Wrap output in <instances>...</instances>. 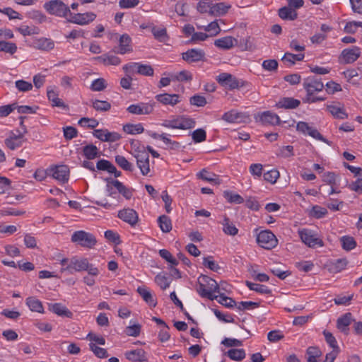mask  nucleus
I'll return each mask as SVG.
<instances>
[{
    "label": "nucleus",
    "mask_w": 362,
    "mask_h": 362,
    "mask_svg": "<svg viewBox=\"0 0 362 362\" xmlns=\"http://www.w3.org/2000/svg\"><path fill=\"white\" fill-rule=\"evenodd\" d=\"M89 346L90 349L94 353V354L97 357L100 358H105L108 356L106 349L96 346L95 344L91 342L89 344Z\"/></svg>",
    "instance_id": "61"
},
{
    "label": "nucleus",
    "mask_w": 362,
    "mask_h": 362,
    "mask_svg": "<svg viewBox=\"0 0 362 362\" xmlns=\"http://www.w3.org/2000/svg\"><path fill=\"white\" fill-rule=\"evenodd\" d=\"M160 256L170 264V266H177L178 261L172 255V254L165 249H161L159 250Z\"/></svg>",
    "instance_id": "56"
},
{
    "label": "nucleus",
    "mask_w": 362,
    "mask_h": 362,
    "mask_svg": "<svg viewBox=\"0 0 362 362\" xmlns=\"http://www.w3.org/2000/svg\"><path fill=\"white\" fill-rule=\"evenodd\" d=\"M132 155L136 160V165L139 168L141 173L144 176L149 175L151 172L150 164H149V155L146 152L144 146H142V149H135L132 153Z\"/></svg>",
    "instance_id": "7"
},
{
    "label": "nucleus",
    "mask_w": 362,
    "mask_h": 362,
    "mask_svg": "<svg viewBox=\"0 0 362 362\" xmlns=\"http://www.w3.org/2000/svg\"><path fill=\"white\" fill-rule=\"evenodd\" d=\"M261 121L265 124L276 125L280 122L279 117L273 112L267 111L263 112L261 116Z\"/></svg>",
    "instance_id": "38"
},
{
    "label": "nucleus",
    "mask_w": 362,
    "mask_h": 362,
    "mask_svg": "<svg viewBox=\"0 0 362 362\" xmlns=\"http://www.w3.org/2000/svg\"><path fill=\"white\" fill-rule=\"evenodd\" d=\"M204 29L205 31L211 33L209 36H216L218 35L221 30L216 20L204 27Z\"/></svg>",
    "instance_id": "60"
},
{
    "label": "nucleus",
    "mask_w": 362,
    "mask_h": 362,
    "mask_svg": "<svg viewBox=\"0 0 362 362\" xmlns=\"http://www.w3.org/2000/svg\"><path fill=\"white\" fill-rule=\"evenodd\" d=\"M172 80L180 82L191 81L192 80V75L189 71L183 70L172 75Z\"/></svg>",
    "instance_id": "52"
},
{
    "label": "nucleus",
    "mask_w": 362,
    "mask_h": 362,
    "mask_svg": "<svg viewBox=\"0 0 362 362\" xmlns=\"http://www.w3.org/2000/svg\"><path fill=\"white\" fill-rule=\"evenodd\" d=\"M54 42L47 38H40L36 42V47L42 50H51L54 48Z\"/></svg>",
    "instance_id": "51"
},
{
    "label": "nucleus",
    "mask_w": 362,
    "mask_h": 362,
    "mask_svg": "<svg viewBox=\"0 0 362 362\" xmlns=\"http://www.w3.org/2000/svg\"><path fill=\"white\" fill-rule=\"evenodd\" d=\"M342 248L346 251L354 249L356 246V242L353 237L349 235L342 236L340 238Z\"/></svg>",
    "instance_id": "49"
},
{
    "label": "nucleus",
    "mask_w": 362,
    "mask_h": 362,
    "mask_svg": "<svg viewBox=\"0 0 362 362\" xmlns=\"http://www.w3.org/2000/svg\"><path fill=\"white\" fill-rule=\"evenodd\" d=\"M303 87L308 95H313L315 92L322 91L325 87L320 79L308 77L303 82Z\"/></svg>",
    "instance_id": "16"
},
{
    "label": "nucleus",
    "mask_w": 362,
    "mask_h": 362,
    "mask_svg": "<svg viewBox=\"0 0 362 362\" xmlns=\"http://www.w3.org/2000/svg\"><path fill=\"white\" fill-rule=\"evenodd\" d=\"M125 356L128 360L134 362H144L147 361L146 353L142 349L127 351Z\"/></svg>",
    "instance_id": "25"
},
{
    "label": "nucleus",
    "mask_w": 362,
    "mask_h": 362,
    "mask_svg": "<svg viewBox=\"0 0 362 362\" xmlns=\"http://www.w3.org/2000/svg\"><path fill=\"white\" fill-rule=\"evenodd\" d=\"M222 119L229 123H245L249 119V116L244 112L231 110L223 115Z\"/></svg>",
    "instance_id": "15"
},
{
    "label": "nucleus",
    "mask_w": 362,
    "mask_h": 362,
    "mask_svg": "<svg viewBox=\"0 0 362 362\" xmlns=\"http://www.w3.org/2000/svg\"><path fill=\"white\" fill-rule=\"evenodd\" d=\"M92 107L98 112H107L111 109V104L105 100H92Z\"/></svg>",
    "instance_id": "46"
},
{
    "label": "nucleus",
    "mask_w": 362,
    "mask_h": 362,
    "mask_svg": "<svg viewBox=\"0 0 362 362\" xmlns=\"http://www.w3.org/2000/svg\"><path fill=\"white\" fill-rule=\"evenodd\" d=\"M17 50V46L13 42L0 41V51H4L11 54H14Z\"/></svg>",
    "instance_id": "58"
},
{
    "label": "nucleus",
    "mask_w": 362,
    "mask_h": 362,
    "mask_svg": "<svg viewBox=\"0 0 362 362\" xmlns=\"http://www.w3.org/2000/svg\"><path fill=\"white\" fill-rule=\"evenodd\" d=\"M352 321V315L350 313H346L337 319V327L345 334H349V328Z\"/></svg>",
    "instance_id": "23"
},
{
    "label": "nucleus",
    "mask_w": 362,
    "mask_h": 362,
    "mask_svg": "<svg viewBox=\"0 0 362 362\" xmlns=\"http://www.w3.org/2000/svg\"><path fill=\"white\" fill-rule=\"evenodd\" d=\"M221 224L223 225V230L226 234L232 236L238 234V229L230 222V219L226 216H224Z\"/></svg>",
    "instance_id": "39"
},
{
    "label": "nucleus",
    "mask_w": 362,
    "mask_h": 362,
    "mask_svg": "<svg viewBox=\"0 0 362 362\" xmlns=\"http://www.w3.org/2000/svg\"><path fill=\"white\" fill-rule=\"evenodd\" d=\"M279 172L277 170L272 169L264 173L263 177L267 182L274 184L279 177Z\"/></svg>",
    "instance_id": "62"
},
{
    "label": "nucleus",
    "mask_w": 362,
    "mask_h": 362,
    "mask_svg": "<svg viewBox=\"0 0 362 362\" xmlns=\"http://www.w3.org/2000/svg\"><path fill=\"white\" fill-rule=\"evenodd\" d=\"M47 97L52 103V106L64 108L66 105L64 102L58 98V93L52 88H47Z\"/></svg>",
    "instance_id": "44"
},
{
    "label": "nucleus",
    "mask_w": 362,
    "mask_h": 362,
    "mask_svg": "<svg viewBox=\"0 0 362 362\" xmlns=\"http://www.w3.org/2000/svg\"><path fill=\"white\" fill-rule=\"evenodd\" d=\"M276 156L284 158L293 157L294 156L293 146L288 145L280 147Z\"/></svg>",
    "instance_id": "53"
},
{
    "label": "nucleus",
    "mask_w": 362,
    "mask_h": 362,
    "mask_svg": "<svg viewBox=\"0 0 362 362\" xmlns=\"http://www.w3.org/2000/svg\"><path fill=\"white\" fill-rule=\"evenodd\" d=\"M127 110L133 115H149L153 111V104L140 103L129 105Z\"/></svg>",
    "instance_id": "17"
},
{
    "label": "nucleus",
    "mask_w": 362,
    "mask_h": 362,
    "mask_svg": "<svg viewBox=\"0 0 362 362\" xmlns=\"http://www.w3.org/2000/svg\"><path fill=\"white\" fill-rule=\"evenodd\" d=\"M131 42L132 39L127 34L121 35L119 40V46L115 47L113 52L120 54L131 52L132 51Z\"/></svg>",
    "instance_id": "20"
},
{
    "label": "nucleus",
    "mask_w": 362,
    "mask_h": 362,
    "mask_svg": "<svg viewBox=\"0 0 362 362\" xmlns=\"http://www.w3.org/2000/svg\"><path fill=\"white\" fill-rule=\"evenodd\" d=\"M47 173L62 183L67 182L69 177V168L66 165L51 167L47 170Z\"/></svg>",
    "instance_id": "10"
},
{
    "label": "nucleus",
    "mask_w": 362,
    "mask_h": 362,
    "mask_svg": "<svg viewBox=\"0 0 362 362\" xmlns=\"http://www.w3.org/2000/svg\"><path fill=\"white\" fill-rule=\"evenodd\" d=\"M182 59L189 64L205 60V52L201 49H189L182 53Z\"/></svg>",
    "instance_id": "13"
},
{
    "label": "nucleus",
    "mask_w": 362,
    "mask_h": 362,
    "mask_svg": "<svg viewBox=\"0 0 362 362\" xmlns=\"http://www.w3.org/2000/svg\"><path fill=\"white\" fill-rule=\"evenodd\" d=\"M180 95L178 94H158L156 95L157 101L160 102L163 105H170L172 106L175 105L180 102Z\"/></svg>",
    "instance_id": "27"
},
{
    "label": "nucleus",
    "mask_w": 362,
    "mask_h": 362,
    "mask_svg": "<svg viewBox=\"0 0 362 362\" xmlns=\"http://www.w3.org/2000/svg\"><path fill=\"white\" fill-rule=\"evenodd\" d=\"M137 74L146 76H152L154 74V70L153 67L149 64H143L139 63V65L138 66Z\"/></svg>",
    "instance_id": "59"
},
{
    "label": "nucleus",
    "mask_w": 362,
    "mask_h": 362,
    "mask_svg": "<svg viewBox=\"0 0 362 362\" xmlns=\"http://www.w3.org/2000/svg\"><path fill=\"white\" fill-rule=\"evenodd\" d=\"M296 129L297 131L301 132L303 134H308L311 137L323 141L324 143L328 144L329 146L332 145V142L325 139L319 132L318 130L313 127L310 126L307 122H298L296 125Z\"/></svg>",
    "instance_id": "9"
},
{
    "label": "nucleus",
    "mask_w": 362,
    "mask_h": 362,
    "mask_svg": "<svg viewBox=\"0 0 362 362\" xmlns=\"http://www.w3.org/2000/svg\"><path fill=\"white\" fill-rule=\"evenodd\" d=\"M223 197L231 204H242L244 202V199L238 194H236L232 191L226 190L223 192Z\"/></svg>",
    "instance_id": "43"
},
{
    "label": "nucleus",
    "mask_w": 362,
    "mask_h": 362,
    "mask_svg": "<svg viewBox=\"0 0 362 362\" xmlns=\"http://www.w3.org/2000/svg\"><path fill=\"white\" fill-rule=\"evenodd\" d=\"M26 304L30 310L33 312H37L40 313H44V308L42 302L35 297H28L26 299Z\"/></svg>",
    "instance_id": "37"
},
{
    "label": "nucleus",
    "mask_w": 362,
    "mask_h": 362,
    "mask_svg": "<svg viewBox=\"0 0 362 362\" xmlns=\"http://www.w3.org/2000/svg\"><path fill=\"white\" fill-rule=\"evenodd\" d=\"M300 104L299 100L293 98L285 97L282 98L277 103L276 106L279 108L285 109H295Z\"/></svg>",
    "instance_id": "29"
},
{
    "label": "nucleus",
    "mask_w": 362,
    "mask_h": 362,
    "mask_svg": "<svg viewBox=\"0 0 362 362\" xmlns=\"http://www.w3.org/2000/svg\"><path fill=\"white\" fill-rule=\"evenodd\" d=\"M49 310L61 317L71 318L73 316V313L62 303H50L49 304Z\"/></svg>",
    "instance_id": "26"
},
{
    "label": "nucleus",
    "mask_w": 362,
    "mask_h": 362,
    "mask_svg": "<svg viewBox=\"0 0 362 362\" xmlns=\"http://www.w3.org/2000/svg\"><path fill=\"white\" fill-rule=\"evenodd\" d=\"M304 57H305V54L303 53L295 54H292L290 52H286L284 54L281 60L285 64H288L290 66H292V65L295 64L296 61L303 60Z\"/></svg>",
    "instance_id": "41"
},
{
    "label": "nucleus",
    "mask_w": 362,
    "mask_h": 362,
    "mask_svg": "<svg viewBox=\"0 0 362 362\" xmlns=\"http://www.w3.org/2000/svg\"><path fill=\"white\" fill-rule=\"evenodd\" d=\"M327 109L337 119H344L348 117V114L340 105H329L327 106Z\"/></svg>",
    "instance_id": "32"
},
{
    "label": "nucleus",
    "mask_w": 362,
    "mask_h": 362,
    "mask_svg": "<svg viewBox=\"0 0 362 362\" xmlns=\"http://www.w3.org/2000/svg\"><path fill=\"white\" fill-rule=\"evenodd\" d=\"M158 223L163 233H169L172 230V222L168 216H160L158 218Z\"/></svg>",
    "instance_id": "40"
},
{
    "label": "nucleus",
    "mask_w": 362,
    "mask_h": 362,
    "mask_svg": "<svg viewBox=\"0 0 362 362\" xmlns=\"http://www.w3.org/2000/svg\"><path fill=\"white\" fill-rule=\"evenodd\" d=\"M23 136V134L16 135L11 132V135L4 140V144L8 148L13 151L23 145L25 141Z\"/></svg>",
    "instance_id": "21"
},
{
    "label": "nucleus",
    "mask_w": 362,
    "mask_h": 362,
    "mask_svg": "<svg viewBox=\"0 0 362 362\" xmlns=\"http://www.w3.org/2000/svg\"><path fill=\"white\" fill-rule=\"evenodd\" d=\"M192 137L194 142L200 143L206 140V133L203 129H197L192 133Z\"/></svg>",
    "instance_id": "64"
},
{
    "label": "nucleus",
    "mask_w": 362,
    "mask_h": 362,
    "mask_svg": "<svg viewBox=\"0 0 362 362\" xmlns=\"http://www.w3.org/2000/svg\"><path fill=\"white\" fill-rule=\"evenodd\" d=\"M107 88L106 81L103 78H99L94 80L91 85L90 89L93 91H102Z\"/></svg>",
    "instance_id": "57"
},
{
    "label": "nucleus",
    "mask_w": 362,
    "mask_h": 362,
    "mask_svg": "<svg viewBox=\"0 0 362 362\" xmlns=\"http://www.w3.org/2000/svg\"><path fill=\"white\" fill-rule=\"evenodd\" d=\"M71 242L86 248H93L97 243L96 238L90 233L78 230L71 235Z\"/></svg>",
    "instance_id": "6"
},
{
    "label": "nucleus",
    "mask_w": 362,
    "mask_h": 362,
    "mask_svg": "<svg viewBox=\"0 0 362 362\" xmlns=\"http://www.w3.org/2000/svg\"><path fill=\"white\" fill-rule=\"evenodd\" d=\"M123 130L124 132L129 134H138L143 133L144 128L140 123L136 124H127L123 126Z\"/></svg>",
    "instance_id": "48"
},
{
    "label": "nucleus",
    "mask_w": 362,
    "mask_h": 362,
    "mask_svg": "<svg viewBox=\"0 0 362 362\" xmlns=\"http://www.w3.org/2000/svg\"><path fill=\"white\" fill-rule=\"evenodd\" d=\"M118 217L132 226H134L139 221L138 214L135 210L130 208L120 210L118 212Z\"/></svg>",
    "instance_id": "19"
},
{
    "label": "nucleus",
    "mask_w": 362,
    "mask_h": 362,
    "mask_svg": "<svg viewBox=\"0 0 362 362\" xmlns=\"http://www.w3.org/2000/svg\"><path fill=\"white\" fill-rule=\"evenodd\" d=\"M195 121L186 116H178L173 119H165L161 125L166 128L189 129L194 127Z\"/></svg>",
    "instance_id": "4"
},
{
    "label": "nucleus",
    "mask_w": 362,
    "mask_h": 362,
    "mask_svg": "<svg viewBox=\"0 0 362 362\" xmlns=\"http://www.w3.org/2000/svg\"><path fill=\"white\" fill-rule=\"evenodd\" d=\"M84 271L87 272L92 276H97L100 274L98 268L89 263L87 258H78L76 257L70 259L68 265L61 269V272H67L70 274H73L75 272H81Z\"/></svg>",
    "instance_id": "1"
},
{
    "label": "nucleus",
    "mask_w": 362,
    "mask_h": 362,
    "mask_svg": "<svg viewBox=\"0 0 362 362\" xmlns=\"http://www.w3.org/2000/svg\"><path fill=\"white\" fill-rule=\"evenodd\" d=\"M217 82L229 90L239 89L249 86V83L242 79H238L232 74L226 72L220 74L216 76Z\"/></svg>",
    "instance_id": "3"
},
{
    "label": "nucleus",
    "mask_w": 362,
    "mask_h": 362,
    "mask_svg": "<svg viewBox=\"0 0 362 362\" xmlns=\"http://www.w3.org/2000/svg\"><path fill=\"white\" fill-rule=\"evenodd\" d=\"M258 245L267 250L274 248L278 244L275 235L269 230L261 231L257 236Z\"/></svg>",
    "instance_id": "8"
},
{
    "label": "nucleus",
    "mask_w": 362,
    "mask_h": 362,
    "mask_svg": "<svg viewBox=\"0 0 362 362\" xmlns=\"http://www.w3.org/2000/svg\"><path fill=\"white\" fill-rule=\"evenodd\" d=\"M45 9L51 15L67 18L71 12L69 7L62 0H51L44 4Z\"/></svg>",
    "instance_id": "5"
},
{
    "label": "nucleus",
    "mask_w": 362,
    "mask_h": 362,
    "mask_svg": "<svg viewBox=\"0 0 362 362\" xmlns=\"http://www.w3.org/2000/svg\"><path fill=\"white\" fill-rule=\"evenodd\" d=\"M307 362H318L317 358L321 356L322 351L316 346H310L307 349Z\"/></svg>",
    "instance_id": "45"
},
{
    "label": "nucleus",
    "mask_w": 362,
    "mask_h": 362,
    "mask_svg": "<svg viewBox=\"0 0 362 362\" xmlns=\"http://www.w3.org/2000/svg\"><path fill=\"white\" fill-rule=\"evenodd\" d=\"M17 30L23 36L37 35L40 33V29L37 27L28 25H22L17 28Z\"/></svg>",
    "instance_id": "54"
},
{
    "label": "nucleus",
    "mask_w": 362,
    "mask_h": 362,
    "mask_svg": "<svg viewBox=\"0 0 362 362\" xmlns=\"http://www.w3.org/2000/svg\"><path fill=\"white\" fill-rule=\"evenodd\" d=\"M231 6L226 4L225 2L212 4L209 14L212 16H222L226 14Z\"/></svg>",
    "instance_id": "22"
},
{
    "label": "nucleus",
    "mask_w": 362,
    "mask_h": 362,
    "mask_svg": "<svg viewBox=\"0 0 362 362\" xmlns=\"http://www.w3.org/2000/svg\"><path fill=\"white\" fill-rule=\"evenodd\" d=\"M113 184L118 192L122 194L127 199H130L132 198L133 195L132 189L127 188L119 180L114 181Z\"/></svg>",
    "instance_id": "42"
},
{
    "label": "nucleus",
    "mask_w": 362,
    "mask_h": 362,
    "mask_svg": "<svg viewBox=\"0 0 362 362\" xmlns=\"http://www.w3.org/2000/svg\"><path fill=\"white\" fill-rule=\"evenodd\" d=\"M155 282L163 290L169 287L170 282L165 274L159 273L155 276Z\"/></svg>",
    "instance_id": "55"
},
{
    "label": "nucleus",
    "mask_w": 362,
    "mask_h": 362,
    "mask_svg": "<svg viewBox=\"0 0 362 362\" xmlns=\"http://www.w3.org/2000/svg\"><path fill=\"white\" fill-rule=\"evenodd\" d=\"M299 235L302 241L310 247L324 245L323 241L310 230L303 229L299 231Z\"/></svg>",
    "instance_id": "11"
},
{
    "label": "nucleus",
    "mask_w": 362,
    "mask_h": 362,
    "mask_svg": "<svg viewBox=\"0 0 362 362\" xmlns=\"http://www.w3.org/2000/svg\"><path fill=\"white\" fill-rule=\"evenodd\" d=\"M347 264L348 261L346 259H337L331 263L329 270L334 273L340 272L346 268Z\"/></svg>",
    "instance_id": "47"
},
{
    "label": "nucleus",
    "mask_w": 362,
    "mask_h": 362,
    "mask_svg": "<svg viewBox=\"0 0 362 362\" xmlns=\"http://www.w3.org/2000/svg\"><path fill=\"white\" fill-rule=\"evenodd\" d=\"M230 359L240 361L245 358L246 354L243 349H231L224 354Z\"/></svg>",
    "instance_id": "36"
},
{
    "label": "nucleus",
    "mask_w": 362,
    "mask_h": 362,
    "mask_svg": "<svg viewBox=\"0 0 362 362\" xmlns=\"http://www.w3.org/2000/svg\"><path fill=\"white\" fill-rule=\"evenodd\" d=\"M198 177L207 181L209 182L214 183L215 185H219L221 180L218 176L213 173L207 171L206 169L202 170L197 175Z\"/></svg>",
    "instance_id": "34"
},
{
    "label": "nucleus",
    "mask_w": 362,
    "mask_h": 362,
    "mask_svg": "<svg viewBox=\"0 0 362 362\" xmlns=\"http://www.w3.org/2000/svg\"><path fill=\"white\" fill-rule=\"evenodd\" d=\"M93 136L104 142H115L120 139L121 136L117 132H110L107 129H95Z\"/></svg>",
    "instance_id": "18"
},
{
    "label": "nucleus",
    "mask_w": 362,
    "mask_h": 362,
    "mask_svg": "<svg viewBox=\"0 0 362 362\" xmlns=\"http://www.w3.org/2000/svg\"><path fill=\"white\" fill-rule=\"evenodd\" d=\"M115 163L122 170L128 172H133L134 166L133 163H130L127 159L121 155H117L115 158Z\"/></svg>",
    "instance_id": "35"
},
{
    "label": "nucleus",
    "mask_w": 362,
    "mask_h": 362,
    "mask_svg": "<svg viewBox=\"0 0 362 362\" xmlns=\"http://www.w3.org/2000/svg\"><path fill=\"white\" fill-rule=\"evenodd\" d=\"M234 42H236L237 40L231 36H226L216 40L214 45L220 49H229L234 46Z\"/></svg>",
    "instance_id": "30"
},
{
    "label": "nucleus",
    "mask_w": 362,
    "mask_h": 362,
    "mask_svg": "<svg viewBox=\"0 0 362 362\" xmlns=\"http://www.w3.org/2000/svg\"><path fill=\"white\" fill-rule=\"evenodd\" d=\"M361 56V49L357 46H352L351 48L344 49L339 57V62L341 64H351L356 62Z\"/></svg>",
    "instance_id": "12"
},
{
    "label": "nucleus",
    "mask_w": 362,
    "mask_h": 362,
    "mask_svg": "<svg viewBox=\"0 0 362 362\" xmlns=\"http://www.w3.org/2000/svg\"><path fill=\"white\" fill-rule=\"evenodd\" d=\"M96 18V15L92 12H87L84 13H72L70 12L69 15V21L78 24L86 25L90 22L93 21Z\"/></svg>",
    "instance_id": "14"
},
{
    "label": "nucleus",
    "mask_w": 362,
    "mask_h": 362,
    "mask_svg": "<svg viewBox=\"0 0 362 362\" xmlns=\"http://www.w3.org/2000/svg\"><path fill=\"white\" fill-rule=\"evenodd\" d=\"M99 62L103 64L105 66L109 65H118L120 64V59L115 55H111L109 54H105L101 56L97 57L95 58Z\"/></svg>",
    "instance_id": "31"
},
{
    "label": "nucleus",
    "mask_w": 362,
    "mask_h": 362,
    "mask_svg": "<svg viewBox=\"0 0 362 362\" xmlns=\"http://www.w3.org/2000/svg\"><path fill=\"white\" fill-rule=\"evenodd\" d=\"M83 155L87 160H93L100 156V152L96 146L90 144L82 148Z\"/></svg>",
    "instance_id": "28"
},
{
    "label": "nucleus",
    "mask_w": 362,
    "mask_h": 362,
    "mask_svg": "<svg viewBox=\"0 0 362 362\" xmlns=\"http://www.w3.org/2000/svg\"><path fill=\"white\" fill-rule=\"evenodd\" d=\"M284 338V335L279 329L272 330L267 334V339L270 342H277Z\"/></svg>",
    "instance_id": "63"
},
{
    "label": "nucleus",
    "mask_w": 362,
    "mask_h": 362,
    "mask_svg": "<svg viewBox=\"0 0 362 362\" xmlns=\"http://www.w3.org/2000/svg\"><path fill=\"white\" fill-rule=\"evenodd\" d=\"M246 286L252 291H255L259 293L262 294H269L271 293V290L268 288L267 286L259 284L252 283L250 281H246Z\"/></svg>",
    "instance_id": "50"
},
{
    "label": "nucleus",
    "mask_w": 362,
    "mask_h": 362,
    "mask_svg": "<svg viewBox=\"0 0 362 362\" xmlns=\"http://www.w3.org/2000/svg\"><path fill=\"white\" fill-rule=\"evenodd\" d=\"M279 16L283 20L294 21L298 17L297 12L289 6H284L279 10Z\"/></svg>",
    "instance_id": "33"
},
{
    "label": "nucleus",
    "mask_w": 362,
    "mask_h": 362,
    "mask_svg": "<svg viewBox=\"0 0 362 362\" xmlns=\"http://www.w3.org/2000/svg\"><path fill=\"white\" fill-rule=\"evenodd\" d=\"M196 290L202 298L213 300L217 298L214 293H218L220 287L214 279L206 275H201L198 279Z\"/></svg>",
    "instance_id": "2"
},
{
    "label": "nucleus",
    "mask_w": 362,
    "mask_h": 362,
    "mask_svg": "<svg viewBox=\"0 0 362 362\" xmlns=\"http://www.w3.org/2000/svg\"><path fill=\"white\" fill-rule=\"evenodd\" d=\"M137 292L142 299L150 306L156 307L157 305L156 298L153 296L150 290L145 286H139L137 288Z\"/></svg>",
    "instance_id": "24"
}]
</instances>
